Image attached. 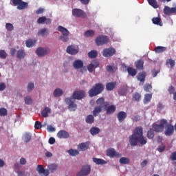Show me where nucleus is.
I'll list each match as a JSON object with an SVG mask.
<instances>
[{
  "label": "nucleus",
  "instance_id": "17",
  "mask_svg": "<svg viewBox=\"0 0 176 176\" xmlns=\"http://www.w3.org/2000/svg\"><path fill=\"white\" fill-rule=\"evenodd\" d=\"M66 52L68 53V54L75 55L78 54L79 49H78V47L75 45H69L67 47Z\"/></svg>",
  "mask_w": 176,
  "mask_h": 176
},
{
  "label": "nucleus",
  "instance_id": "42",
  "mask_svg": "<svg viewBox=\"0 0 176 176\" xmlns=\"http://www.w3.org/2000/svg\"><path fill=\"white\" fill-rule=\"evenodd\" d=\"M98 56V53L96 50H91L88 53V57L89 58H96Z\"/></svg>",
  "mask_w": 176,
  "mask_h": 176
},
{
  "label": "nucleus",
  "instance_id": "64",
  "mask_svg": "<svg viewBox=\"0 0 176 176\" xmlns=\"http://www.w3.org/2000/svg\"><path fill=\"white\" fill-rule=\"evenodd\" d=\"M16 174H18V176H25V173L22 170H17Z\"/></svg>",
  "mask_w": 176,
  "mask_h": 176
},
{
  "label": "nucleus",
  "instance_id": "21",
  "mask_svg": "<svg viewBox=\"0 0 176 176\" xmlns=\"http://www.w3.org/2000/svg\"><path fill=\"white\" fill-rule=\"evenodd\" d=\"M58 138H64L67 140V138H69V133L67 132L65 130H60L57 133Z\"/></svg>",
  "mask_w": 176,
  "mask_h": 176
},
{
  "label": "nucleus",
  "instance_id": "44",
  "mask_svg": "<svg viewBox=\"0 0 176 176\" xmlns=\"http://www.w3.org/2000/svg\"><path fill=\"white\" fill-rule=\"evenodd\" d=\"M149 5H151V6H153V8H154L155 9H157V8H159V6H157V1H156V0H147Z\"/></svg>",
  "mask_w": 176,
  "mask_h": 176
},
{
  "label": "nucleus",
  "instance_id": "15",
  "mask_svg": "<svg viewBox=\"0 0 176 176\" xmlns=\"http://www.w3.org/2000/svg\"><path fill=\"white\" fill-rule=\"evenodd\" d=\"M107 155L109 156V157H116V159H119V157H122V154L116 152V151H115L114 148H113L107 149Z\"/></svg>",
  "mask_w": 176,
  "mask_h": 176
},
{
  "label": "nucleus",
  "instance_id": "9",
  "mask_svg": "<svg viewBox=\"0 0 176 176\" xmlns=\"http://www.w3.org/2000/svg\"><path fill=\"white\" fill-rule=\"evenodd\" d=\"M91 171V166L90 165H84L81 170L77 173L76 176H87Z\"/></svg>",
  "mask_w": 176,
  "mask_h": 176
},
{
  "label": "nucleus",
  "instance_id": "6",
  "mask_svg": "<svg viewBox=\"0 0 176 176\" xmlns=\"http://www.w3.org/2000/svg\"><path fill=\"white\" fill-rule=\"evenodd\" d=\"M95 42L97 46H103V45H107L109 38L107 36L100 35L96 37Z\"/></svg>",
  "mask_w": 176,
  "mask_h": 176
},
{
  "label": "nucleus",
  "instance_id": "13",
  "mask_svg": "<svg viewBox=\"0 0 176 176\" xmlns=\"http://www.w3.org/2000/svg\"><path fill=\"white\" fill-rule=\"evenodd\" d=\"M98 67H100V60L95 59L91 61V64L87 65V69L89 72H93Z\"/></svg>",
  "mask_w": 176,
  "mask_h": 176
},
{
  "label": "nucleus",
  "instance_id": "50",
  "mask_svg": "<svg viewBox=\"0 0 176 176\" xmlns=\"http://www.w3.org/2000/svg\"><path fill=\"white\" fill-rule=\"evenodd\" d=\"M23 141L25 142H30L31 141V135L30 133H25L23 136Z\"/></svg>",
  "mask_w": 176,
  "mask_h": 176
},
{
  "label": "nucleus",
  "instance_id": "7",
  "mask_svg": "<svg viewBox=\"0 0 176 176\" xmlns=\"http://www.w3.org/2000/svg\"><path fill=\"white\" fill-rule=\"evenodd\" d=\"M65 102L68 105V109L71 111H75L78 109V105L75 103V99L72 98V97L67 98Z\"/></svg>",
  "mask_w": 176,
  "mask_h": 176
},
{
  "label": "nucleus",
  "instance_id": "40",
  "mask_svg": "<svg viewBox=\"0 0 176 176\" xmlns=\"http://www.w3.org/2000/svg\"><path fill=\"white\" fill-rule=\"evenodd\" d=\"M54 97H61L63 96V90L61 89L57 88L54 91Z\"/></svg>",
  "mask_w": 176,
  "mask_h": 176
},
{
  "label": "nucleus",
  "instance_id": "43",
  "mask_svg": "<svg viewBox=\"0 0 176 176\" xmlns=\"http://www.w3.org/2000/svg\"><path fill=\"white\" fill-rule=\"evenodd\" d=\"M47 29L43 28L38 32V35H41V36L45 37L46 35H47Z\"/></svg>",
  "mask_w": 176,
  "mask_h": 176
},
{
  "label": "nucleus",
  "instance_id": "10",
  "mask_svg": "<svg viewBox=\"0 0 176 176\" xmlns=\"http://www.w3.org/2000/svg\"><path fill=\"white\" fill-rule=\"evenodd\" d=\"M50 53V49L49 48H43V47H38L36 50V54L38 57H45L47 54Z\"/></svg>",
  "mask_w": 176,
  "mask_h": 176
},
{
  "label": "nucleus",
  "instance_id": "24",
  "mask_svg": "<svg viewBox=\"0 0 176 176\" xmlns=\"http://www.w3.org/2000/svg\"><path fill=\"white\" fill-rule=\"evenodd\" d=\"M106 113L107 115H112V113H115V111H116V107L113 104L107 106L106 109Z\"/></svg>",
  "mask_w": 176,
  "mask_h": 176
},
{
  "label": "nucleus",
  "instance_id": "52",
  "mask_svg": "<svg viewBox=\"0 0 176 176\" xmlns=\"http://www.w3.org/2000/svg\"><path fill=\"white\" fill-rule=\"evenodd\" d=\"M8 57V54L3 50H0V58L5 60Z\"/></svg>",
  "mask_w": 176,
  "mask_h": 176
},
{
  "label": "nucleus",
  "instance_id": "3",
  "mask_svg": "<svg viewBox=\"0 0 176 176\" xmlns=\"http://www.w3.org/2000/svg\"><path fill=\"white\" fill-rule=\"evenodd\" d=\"M102 91H104V85L102 83H96L88 91V94L89 97H96V96L101 94Z\"/></svg>",
  "mask_w": 176,
  "mask_h": 176
},
{
  "label": "nucleus",
  "instance_id": "25",
  "mask_svg": "<svg viewBox=\"0 0 176 176\" xmlns=\"http://www.w3.org/2000/svg\"><path fill=\"white\" fill-rule=\"evenodd\" d=\"M25 52L23 50H19L16 52V57L19 58V60H23L25 58Z\"/></svg>",
  "mask_w": 176,
  "mask_h": 176
},
{
  "label": "nucleus",
  "instance_id": "59",
  "mask_svg": "<svg viewBox=\"0 0 176 176\" xmlns=\"http://www.w3.org/2000/svg\"><path fill=\"white\" fill-rule=\"evenodd\" d=\"M131 120H133V122H140L141 120V116L136 115V116H133L131 118Z\"/></svg>",
  "mask_w": 176,
  "mask_h": 176
},
{
  "label": "nucleus",
  "instance_id": "46",
  "mask_svg": "<svg viewBox=\"0 0 176 176\" xmlns=\"http://www.w3.org/2000/svg\"><path fill=\"white\" fill-rule=\"evenodd\" d=\"M85 36H86L87 38H90V37L94 36V32L91 30H87L85 32Z\"/></svg>",
  "mask_w": 176,
  "mask_h": 176
},
{
  "label": "nucleus",
  "instance_id": "14",
  "mask_svg": "<svg viewBox=\"0 0 176 176\" xmlns=\"http://www.w3.org/2000/svg\"><path fill=\"white\" fill-rule=\"evenodd\" d=\"M165 131L164 134L166 135V137H171L173 134H174V126L171 124H168L167 122V124L165 125Z\"/></svg>",
  "mask_w": 176,
  "mask_h": 176
},
{
  "label": "nucleus",
  "instance_id": "2",
  "mask_svg": "<svg viewBox=\"0 0 176 176\" xmlns=\"http://www.w3.org/2000/svg\"><path fill=\"white\" fill-rule=\"evenodd\" d=\"M96 104L98 106H96L94 107V109L93 111V116H98V114L100 113L103 109H107L108 105H109V102H105V99L103 97L99 98L96 100Z\"/></svg>",
  "mask_w": 176,
  "mask_h": 176
},
{
  "label": "nucleus",
  "instance_id": "37",
  "mask_svg": "<svg viewBox=\"0 0 176 176\" xmlns=\"http://www.w3.org/2000/svg\"><path fill=\"white\" fill-rule=\"evenodd\" d=\"M154 137H155V131L153 129H150L147 131V138H148V140H153Z\"/></svg>",
  "mask_w": 176,
  "mask_h": 176
},
{
  "label": "nucleus",
  "instance_id": "28",
  "mask_svg": "<svg viewBox=\"0 0 176 176\" xmlns=\"http://www.w3.org/2000/svg\"><path fill=\"white\" fill-rule=\"evenodd\" d=\"M94 163H96V164L98 165H102V164H107V161L101 159V158H93Z\"/></svg>",
  "mask_w": 176,
  "mask_h": 176
},
{
  "label": "nucleus",
  "instance_id": "12",
  "mask_svg": "<svg viewBox=\"0 0 176 176\" xmlns=\"http://www.w3.org/2000/svg\"><path fill=\"white\" fill-rule=\"evenodd\" d=\"M86 96V93H85V91H75L73 93V95L72 97V98H73V100H82V98H85Z\"/></svg>",
  "mask_w": 176,
  "mask_h": 176
},
{
  "label": "nucleus",
  "instance_id": "11",
  "mask_svg": "<svg viewBox=\"0 0 176 176\" xmlns=\"http://www.w3.org/2000/svg\"><path fill=\"white\" fill-rule=\"evenodd\" d=\"M72 15L74 17H82V19H86V13L83 10L79 8H74L72 10Z\"/></svg>",
  "mask_w": 176,
  "mask_h": 176
},
{
  "label": "nucleus",
  "instance_id": "20",
  "mask_svg": "<svg viewBox=\"0 0 176 176\" xmlns=\"http://www.w3.org/2000/svg\"><path fill=\"white\" fill-rule=\"evenodd\" d=\"M145 78H146V72H143L138 74L137 76V79L141 82L140 83V86H142V85H144V82H145Z\"/></svg>",
  "mask_w": 176,
  "mask_h": 176
},
{
  "label": "nucleus",
  "instance_id": "30",
  "mask_svg": "<svg viewBox=\"0 0 176 176\" xmlns=\"http://www.w3.org/2000/svg\"><path fill=\"white\" fill-rule=\"evenodd\" d=\"M127 72L130 76H135L137 75V70L131 67L127 68Z\"/></svg>",
  "mask_w": 176,
  "mask_h": 176
},
{
  "label": "nucleus",
  "instance_id": "26",
  "mask_svg": "<svg viewBox=\"0 0 176 176\" xmlns=\"http://www.w3.org/2000/svg\"><path fill=\"white\" fill-rule=\"evenodd\" d=\"M153 24H155V25H160V27L163 26V22H162V19L159 17H154L152 19Z\"/></svg>",
  "mask_w": 176,
  "mask_h": 176
},
{
  "label": "nucleus",
  "instance_id": "39",
  "mask_svg": "<svg viewBox=\"0 0 176 176\" xmlns=\"http://www.w3.org/2000/svg\"><path fill=\"white\" fill-rule=\"evenodd\" d=\"M138 142H139L140 145H145L147 142L146 138L144 137V135L138 138Z\"/></svg>",
  "mask_w": 176,
  "mask_h": 176
},
{
  "label": "nucleus",
  "instance_id": "54",
  "mask_svg": "<svg viewBox=\"0 0 176 176\" xmlns=\"http://www.w3.org/2000/svg\"><path fill=\"white\" fill-rule=\"evenodd\" d=\"M34 129L36 130H41V129H42V123L39 121H36L34 123Z\"/></svg>",
  "mask_w": 176,
  "mask_h": 176
},
{
  "label": "nucleus",
  "instance_id": "31",
  "mask_svg": "<svg viewBox=\"0 0 176 176\" xmlns=\"http://www.w3.org/2000/svg\"><path fill=\"white\" fill-rule=\"evenodd\" d=\"M116 87V82H108L106 85V89L108 91L113 90Z\"/></svg>",
  "mask_w": 176,
  "mask_h": 176
},
{
  "label": "nucleus",
  "instance_id": "33",
  "mask_svg": "<svg viewBox=\"0 0 176 176\" xmlns=\"http://www.w3.org/2000/svg\"><path fill=\"white\" fill-rule=\"evenodd\" d=\"M167 50V47H162V46H157L155 48V53H163L164 52H166Z\"/></svg>",
  "mask_w": 176,
  "mask_h": 176
},
{
  "label": "nucleus",
  "instance_id": "55",
  "mask_svg": "<svg viewBox=\"0 0 176 176\" xmlns=\"http://www.w3.org/2000/svg\"><path fill=\"white\" fill-rule=\"evenodd\" d=\"M45 21H46L45 16H41L37 20L38 24H45Z\"/></svg>",
  "mask_w": 176,
  "mask_h": 176
},
{
  "label": "nucleus",
  "instance_id": "29",
  "mask_svg": "<svg viewBox=\"0 0 176 176\" xmlns=\"http://www.w3.org/2000/svg\"><path fill=\"white\" fill-rule=\"evenodd\" d=\"M52 112V109L49 107H45V109L42 111L41 115L43 118H47L49 116V113Z\"/></svg>",
  "mask_w": 176,
  "mask_h": 176
},
{
  "label": "nucleus",
  "instance_id": "60",
  "mask_svg": "<svg viewBox=\"0 0 176 176\" xmlns=\"http://www.w3.org/2000/svg\"><path fill=\"white\" fill-rule=\"evenodd\" d=\"M47 130L50 133H54V131H56V128L53 127V126H52V125H49L47 127Z\"/></svg>",
  "mask_w": 176,
  "mask_h": 176
},
{
  "label": "nucleus",
  "instance_id": "34",
  "mask_svg": "<svg viewBox=\"0 0 176 176\" xmlns=\"http://www.w3.org/2000/svg\"><path fill=\"white\" fill-rule=\"evenodd\" d=\"M36 43V41H32V39H28L25 42V45L27 47H32V46H35V44Z\"/></svg>",
  "mask_w": 176,
  "mask_h": 176
},
{
  "label": "nucleus",
  "instance_id": "56",
  "mask_svg": "<svg viewBox=\"0 0 176 176\" xmlns=\"http://www.w3.org/2000/svg\"><path fill=\"white\" fill-rule=\"evenodd\" d=\"M8 115V110L5 108L0 109V116H6Z\"/></svg>",
  "mask_w": 176,
  "mask_h": 176
},
{
  "label": "nucleus",
  "instance_id": "1",
  "mask_svg": "<svg viewBox=\"0 0 176 176\" xmlns=\"http://www.w3.org/2000/svg\"><path fill=\"white\" fill-rule=\"evenodd\" d=\"M144 135V129L142 126H137L131 135L129 136V144L131 146H137L138 138Z\"/></svg>",
  "mask_w": 176,
  "mask_h": 176
},
{
  "label": "nucleus",
  "instance_id": "35",
  "mask_svg": "<svg viewBox=\"0 0 176 176\" xmlns=\"http://www.w3.org/2000/svg\"><path fill=\"white\" fill-rule=\"evenodd\" d=\"M151 100H152V94H146L144 96V103L148 104V102H151Z\"/></svg>",
  "mask_w": 176,
  "mask_h": 176
},
{
  "label": "nucleus",
  "instance_id": "45",
  "mask_svg": "<svg viewBox=\"0 0 176 176\" xmlns=\"http://www.w3.org/2000/svg\"><path fill=\"white\" fill-rule=\"evenodd\" d=\"M68 153L70 156H78V155H79V151L78 150L71 148L68 151Z\"/></svg>",
  "mask_w": 176,
  "mask_h": 176
},
{
  "label": "nucleus",
  "instance_id": "5",
  "mask_svg": "<svg viewBox=\"0 0 176 176\" xmlns=\"http://www.w3.org/2000/svg\"><path fill=\"white\" fill-rule=\"evenodd\" d=\"M167 124V120L162 119L160 122V124H153L152 127L155 133H162L163 130H164V127Z\"/></svg>",
  "mask_w": 176,
  "mask_h": 176
},
{
  "label": "nucleus",
  "instance_id": "48",
  "mask_svg": "<svg viewBox=\"0 0 176 176\" xmlns=\"http://www.w3.org/2000/svg\"><path fill=\"white\" fill-rule=\"evenodd\" d=\"M166 65H170L171 68H173V67H175V60H173V59H167L166 61Z\"/></svg>",
  "mask_w": 176,
  "mask_h": 176
},
{
  "label": "nucleus",
  "instance_id": "49",
  "mask_svg": "<svg viewBox=\"0 0 176 176\" xmlns=\"http://www.w3.org/2000/svg\"><path fill=\"white\" fill-rule=\"evenodd\" d=\"M24 101L26 105H31V104H32V98H31L30 96L25 97Z\"/></svg>",
  "mask_w": 176,
  "mask_h": 176
},
{
  "label": "nucleus",
  "instance_id": "23",
  "mask_svg": "<svg viewBox=\"0 0 176 176\" xmlns=\"http://www.w3.org/2000/svg\"><path fill=\"white\" fill-rule=\"evenodd\" d=\"M73 67L75 69H80V68H83V61L79 59L74 60Z\"/></svg>",
  "mask_w": 176,
  "mask_h": 176
},
{
  "label": "nucleus",
  "instance_id": "22",
  "mask_svg": "<svg viewBox=\"0 0 176 176\" xmlns=\"http://www.w3.org/2000/svg\"><path fill=\"white\" fill-rule=\"evenodd\" d=\"M89 144L87 142L80 143L78 145V149L80 152H83L89 149Z\"/></svg>",
  "mask_w": 176,
  "mask_h": 176
},
{
  "label": "nucleus",
  "instance_id": "63",
  "mask_svg": "<svg viewBox=\"0 0 176 176\" xmlns=\"http://www.w3.org/2000/svg\"><path fill=\"white\" fill-rule=\"evenodd\" d=\"M166 149V146L162 144L159 146L157 151L160 152H164V150Z\"/></svg>",
  "mask_w": 176,
  "mask_h": 176
},
{
  "label": "nucleus",
  "instance_id": "16",
  "mask_svg": "<svg viewBox=\"0 0 176 176\" xmlns=\"http://www.w3.org/2000/svg\"><path fill=\"white\" fill-rule=\"evenodd\" d=\"M116 53V50L114 48H106L102 51L103 57H112Z\"/></svg>",
  "mask_w": 176,
  "mask_h": 176
},
{
  "label": "nucleus",
  "instance_id": "32",
  "mask_svg": "<svg viewBox=\"0 0 176 176\" xmlns=\"http://www.w3.org/2000/svg\"><path fill=\"white\" fill-rule=\"evenodd\" d=\"M100 131V128L96 127V126H94L90 129V133L91 135H97V134H98Z\"/></svg>",
  "mask_w": 176,
  "mask_h": 176
},
{
  "label": "nucleus",
  "instance_id": "47",
  "mask_svg": "<svg viewBox=\"0 0 176 176\" xmlns=\"http://www.w3.org/2000/svg\"><path fill=\"white\" fill-rule=\"evenodd\" d=\"M133 101H140L141 100V94H138V92H136L133 96Z\"/></svg>",
  "mask_w": 176,
  "mask_h": 176
},
{
  "label": "nucleus",
  "instance_id": "41",
  "mask_svg": "<svg viewBox=\"0 0 176 176\" xmlns=\"http://www.w3.org/2000/svg\"><path fill=\"white\" fill-rule=\"evenodd\" d=\"M106 71L107 72H116V66L115 65H107L106 67Z\"/></svg>",
  "mask_w": 176,
  "mask_h": 176
},
{
  "label": "nucleus",
  "instance_id": "8",
  "mask_svg": "<svg viewBox=\"0 0 176 176\" xmlns=\"http://www.w3.org/2000/svg\"><path fill=\"white\" fill-rule=\"evenodd\" d=\"M14 6H17L18 10H24L28 8V3L23 1V0H12Z\"/></svg>",
  "mask_w": 176,
  "mask_h": 176
},
{
  "label": "nucleus",
  "instance_id": "36",
  "mask_svg": "<svg viewBox=\"0 0 176 176\" xmlns=\"http://www.w3.org/2000/svg\"><path fill=\"white\" fill-rule=\"evenodd\" d=\"M85 120H86V122L88 123V124H91L94 123V116L93 115L87 116Z\"/></svg>",
  "mask_w": 176,
  "mask_h": 176
},
{
  "label": "nucleus",
  "instance_id": "27",
  "mask_svg": "<svg viewBox=\"0 0 176 176\" xmlns=\"http://www.w3.org/2000/svg\"><path fill=\"white\" fill-rule=\"evenodd\" d=\"M135 64L137 69H139L140 71H142V69H144V60H139L136 61Z\"/></svg>",
  "mask_w": 176,
  "mask_h": 176
},
{
  "label": "nucleus",
  "instance_id": "51",
  "mask_svg": "<svg viewBox=\"0 0 176 176\" xmlns=\"http://www.w3.org/2000/svg\"><path fill=\"white\" fill-rule=\"evenodd\" d=\"M164 13L166 14V16H170V14H171V8L166 6L164 9Z\"/></svg>",
  "mask_w": 176,
  "mask_h": 176
},
{
  "label": "nucleus",
  "instance_id": "58",
  "mask_svg": "<svg viewBox=\"0 0 176 176\" xmlns=\"http://www.w3.org/2000/svg\"><path fill=\"white\" fill-rule=\"evenodd\" d=\"M152 85L151 84H145L144 86V90H145L147 93H149V90H151Z\"/></svg>",
  "mask_w": 176,
  "mask_h": 176
},
{
  "label": "nucleus",
  "instance_id": "19",
  "mask_svg": "<svg viewBox=\"0 0 176 176\" xmlns=\"http://www.w3.org/2000/svg\"><path fill=\"white\" fill-rule=\"evenodd\" d=\"M127 118V113L124 111H120L117 114V119L120 123L124 121V119Z\"/></svg>",
  "mask_w": 176,
  "mask_h": 176
},
{
  "label": "nucleus",
  "instance_id": "61",
  "mask_svg": "<svg viewBox=\"0 0 176 176\" xmlns=\"http://www.w3.org/2000/svg\"><path fill=\"white\" fill-rule=\"evenodd\" d=\"M34 87H35L34 82H30L28 85V91H31Z\"/></svg>",
  "mask_w": 176,
  "mask_h": 176
},
{
  "label": "nucleus",
  "instance_id": "53",
  "mask_svg": "<svg viewBox=\"0 0 176 176\" xmlns=\"http://www.w3.org/2000/svg\"><path fill=\"white\" fill-rule=\"evenodd\" d=\"M58 167V166L56 164H52L48 166L50 171H52V173H53V171H56Z\"/></svg>",
  "mask_w": 176,
  "mask_h": 176
},
{
  "label": "nucleus",
  "instance_id": "38",
  "mask_svg": "<svg viewBox=\"0 0 176 176\" xmlns=\"http://www.w3.org/2000/svg\"><path fill=\"white\" fill-rule=\"evenodd\" d=\"M120 164H130V159L126 157H122L120 159Z\"/></svg>",
  "mask_w": 176,
  "mask_h": 176
},
{
  "label": "nucleus",
  "instance_id": "18",
  "mask_svg": "<svg viewBox=\"0 0 176 176\" xmlns=\"http://www.w3.org/2000/svg\"><path fill=\"white\" fill-rule=\"evenodd\" d=\"M36 170L38 171V174H43L45 176H48L50 174L49 170L45 169L43 165H38Z\"/></svg>",
  "mask_w": 176,
  "mask_h": 176
},
{
  "label": "nucleus",
  "instance_id": "62",
  "mask_svg": "<svg viewBox=\"0 0 176 176\" xmlns=\"http://www.w3.org/2000/svg\"><path fill=\"white\" fill-rule=\"evenodd\" d=\"M170 160L175 162L176 160V151L173 152L170 157Z\"/></svg>",
  "mask_w": 176,
  "mask_h": 176
},
{
  "label": "nucleus",
  "instance_id": "4",
  "mask_svg": "<svg viewBox=\"0 0 176 176\" xmlns=\"http://www.w3.org/2000/svg\"><path fill=\"white\" fill-rule=\"evenodd\" d=\"M58 31L62 33V35L60 36V39L63 42H68L69 41V38L68 37L69 35V31L67 30V28L63 26L59 25L58 27Z\"/></svg>",
  "mask_w": 176,
  "mask_h": 176
},
{
  "label": "nucleus",
  "instance_id": "57",
  "mask_svg": "<svg viewBox=\"0 0 176 176\" xmlns=\"http://www.w3.org/2000/svg\"><path fill=\"white\" fill-rule=\"evenodd\" d=\"M6 28L7 31H13L14 30V27H13L12 23H6Z\"/></svg>",
  "mask_w": 176,
  "mask_h": 176
}]
</instances>
